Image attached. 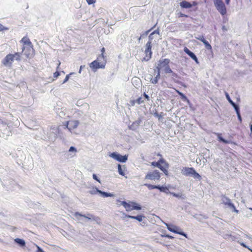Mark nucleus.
<instances>
[{
    "label": "nucleus",
    "instance_id": "nucleus-57",
    "mask_svg": "<svg viewBox=\"0 0 252 252\" xmlns=\"http://www.w3.org/2000/svg\"><path fill=\"white\" fill-rule=\"evenodd\" d=\"M85 67V65H81L80 67V69H79V73H81V70L84 68Z\"/></svg>",
    "mask_w": 252,
    "mask_h": 252
},
{
    "label": "nucleus",
    "instance_id": "nucleus-36",
    "mask_svg": "<svg viewBox=\"0 0 252 252\" xmlns=\"http://www.w3.org/2000/svg\"><path fill=\"white\" fill-rule=\"evenodd\" d=\"M158 161L159 162V164H160L161 163H164L165 166H166L167 168H168L169 164L165 161V160L163 158H160L158 160Z\"/></svg>",
    "mask_w": 252,
    "mask_h": 252
},
{
    "label": "nucleus",
    "instance_id": "nucleus-13",
    "mask_svg": "<svg viewBox=\"0 0 252 252\" xmlns=\"http://www.w3.org/2000/svg\"><path fill=\"white\" fill-rule=\"evenodd\" d=\"M79 122L77 120L70 121L68 122L67 128L69 130H71L72 129L76 128L79 125Z\"/></svg>",
    "mask_w": 252,
    "mask_h": 252
},
{
    "label": "nucleus",
    "instance_id": "nucleus-56",
    "mask_svg": "<svg viewBox=\"0 0 252 252\" xmlns=\"http://www.w3.org/2000/svg\"><path fill=\"white\" fill-rule=\"evenodd\" d=\"M4 30H8V28H4L1 24H0V31Z\"/></svg>",
    "mask_w": 252,
    "mask_h": 252
},
{
    "label": "nucleus",
    "instance_id": "nucleus-34",
    "mask_svg": "<svg viewBox=\"0 0 252 252\" xmlns=\"http://www.w3.org/2000/svg\"><path fill=\"white\" fill-rule=\"evenodd\" d=\"M96 60L98 61V62H104L105 63H106V61L105 60V57H104V55L99 56Z\"/></svg>",
    "mask_w": 252,
    "mask_h": 252
},
{
    "label": "nucleus",
    "instance_id": "nucleus-31",
    "mask_svg": "<svg viewBox=\"0 0 252 252\" xmlns=\"http://www.w3.org/2000/svg\"><path fill=\"white\" fill-rule=\"evenodd\" d=\"M203 43L205 45V47L207 49L210 50L212 49L211 45L209 44V43L206 39H205L203 41Z\"/></svg>",
    "mask_w": 252,
    "mask_h": 252
},
{
    "label": "nucleus",
    "instance_id": "nucleus-22",
    "mask_svg": "<svg viewBox=\"0 0 252 252\" xmlns=\"http://www.w3.org/2000/svg\"><path fill=\"white\" fill-rule=\"evenodd\" d=\"M158 190H159L160 191L164 192L166 193H168L169 192L168 189L166 187L164 186H160L159 185H158Z\"/></svg>",
    "mask_w": 252,
    "mask_h": 252
},
{
    "label": "nucleus",
    "instance_id": "nucleus-8",
    "mask_svg": "<svg viewBox=\"0 0 252 252\" xmlns=\"http://www.w3.org/2000/svg\"><path fill=\"white\" fill-rule=\"evenodd\" d=\"M165 224L167 226V229L170 231L181 235L187 238V234L185 233L184 232L182 231L181 230V229L179 228L178 227L173 225H170L167 223H165Z\"/></svg>",
    "mask_w": 252,
    "mask_h": 252
},
{
    "label": "nucleus",
    "instance_id": "nucleus-38",
    "mask_svg": "<svg viewBox=\"0 0 252 252\" xmlns=\"http://www.w3.org/2000/svg\"><path fill=\"white\" fill-rule=\"evenodd\" d=\"M230 209L232 210V212H236V213H239V210H237L233 203L231 206L229 207Z\"/></svg>",
    "mask_w": 252,
    "mask_h": 252
},
{
    "label": "nucleus",
    "instance_id": "nucleus-28",
    "mask_svg": "<svg viewBox=\"0 0 252 252\" xmlns=\"http://www.w3.org/2000/svg\"><path fill=\"white\" fill-rule=\"evenodd\" d=\"M166 166L164 167L163 166H161L159 167V169H160L164 174L166 176H167L168 175V171L167 169Z\"/></svg>",
    "mask_w": 252,
    "mask_h": 252
},
{
    "label": "nucleus",
    "instance_id": "nucleus-37",
    "mask_svg": "<svg viewBox=\"0 0 252 252\" xmlns=\"http://www.w3.org/2000/svg\"><path fill=\"white\" fill-rule=\"evenodd\" d=\"M164 72L165 73H171L172 72V69L170 68L169 65H168L165 68H164Z\"/></svg>",
    "mask_w": 252,
    "mask_h": 252
},
{
    "label": "nucleus",
    "instance_id": "nucleus-18",
    "mask_svg": "<svg viewBox=\"0 0 252 252\" xmlns=\"http://www.w3.org/2000/svg\"><path fill=\"white\" fill-rule=\"evenodd\" d=\"M121 204L125 207L126 211H130L132 210V204H131V202L130 203H128L126 201H123L121 202Z\"/></svg>",
    "mask_w": 252,
    "mask_h": 252
},
{
    "label": "nucleus",
    "instance_id": "nucleus-59",
    "mask_svg": "<svg viewBox=\"0 0 252 252\" xmlns=\"http://www.w3.org/2000/svg\"><path fill=\"white\" fill-rule=\"evenodd\" d=\"M101 54L100 55H104V53L105 52V48L104 47H103L101 49Z\"/></svg>",
    "mask_w": 252,
    "mask_h": 252
},
{
    "label": "nucleus",
    "instance_id": "nucleus-55",
    "mask_svg": "<svg viewBox=\"0 0 252 252\" xmlns=\"http://www.w3.org/2000/svg\"><path fill=\"white\" fill-rule=\"evenodd\" d=\"M240 245L241 246H242L243 247H244V248H247L249 250V249H251L250 248H249V247L247 246L245 243H240Z\"/></svg>",
    "mask_w": 252,
    "mask_h": 252
},
{
    "label": "nucleus",
    "instance_id": "nucleus-35",
    "mask_svg": "<svg viewBox=\"0 0 252 252\" xmlns=\"http://www.w3.org/2000/svg\"><path fill=\"white\" fill-rule=\"evenodd\" d=\"M160 69H161V68H159L158 66H156V68L154 69L155 72L157 73L156 76L159 77V78H160Z\"/></svg>",
    "mask_w": 252,
    "mask_h": 252
},
{
    "label": "nucleus",
    "instance_id": "nucleus-1",
    "mask_svg": "<svg viewBox=\"0 0 252 252\" xmlns=\"http://www.w3.org/2000/svg\"><path fill=\"white\" fill-rule=\"evenodd\" d=\"M182 173L186 176H192L193 178L198 180L201 179V176L192 167H183Z\"/></svg>",
    "mask_w": 252,
    "mask_h": 252
},
{
    "label": "nucleus",
    "instance_id": "nucleus-26",
    "mask_svg": "<svg viewBox=\"0 0 252 252\" xmlns=\"http://www.w3.org/2000/svg\"><path fill=\"white\" fill-rule=\"evenodd\" d=\"M177 92L183 101H187L188 102L189 101V100L188 99L187 97L183 93H182L179 91H177Z\"/></svg>",
    "mask_w": 252,
    "mask_h": 252
},
{
    "label": "nucleus",
    "instance_id": "nucleus-48",
    "mask_svg": "<svg viewBox=\"0 0 252 252\" xmlns=\"http://www.w3.org/2000/svg\"><path fill=\"white\" fill-rule=\"evenodd\" d=\"M76 151H77L76 149L74 147L71 146L69 148V152H76Z\"/></svg>",
    "mask_w": 252,
    "mask_h": 252
},
{
    "label": "nucleus",
    "instance_id": "nucleus-15",
    "mask_svg": "<svg viewBox=\"0 0 252 252\" xmlns=\"http://www.w3.org/2000/svg\"><path fill=\"white\" fill-rule=\"evenodd\" d=\"M225 96H226V98L227 100L231 104V105L233 107L235 110L240 108L239 105L238 104H236L234 102H233L231 100L229 94L227 93H225Z\"/></svg>",
    "mask_w": 252,
    "mask_h": 252
},
{
    "label": "nucleus",
    "instance_id": "nucleus-49",
    "mask_svg": "<svg viewBox=\"0 0 252 252\" xmlns=\"http://www.w3.org/2000/svg\"><path fill=\"white\" fill-rule=\"evenodd\" d=\"M88 4L91 5L95 2V0H86Z\"/></svg>",
    "mask_w": 252,
    "mask_h": 252
},
{
    "label": "nucleus",
    "instance_id": "nucleus-32",
    "mask_svg": "<svg viewBox=\"0 0 252 252\" xmlns=\"http://www.w3.org/2000/svg\"><path fill=\"white\" fill-rule=\"evenodd\" d=\"M235 111L237 114V116L239 121L240 122V123H241L242 121V117H241V116L240 114V108H239L237 110H235Z\"/></svg>",
    "mask_w": 252,
    "mask_h": 252
},
{
    "label": "nucleus",
    "instance_id": "nucleus-30",
    "mask_svg": "<svg viewBox=\"0 0 252 252\" xmlns=\"http://www.w3.org/2000/svg\"><path fill=\"white\" fill-rule=\"evenodd\" d=\"M83 114V112L82 111L80 110H77L74 112V117H77L81 116Z\"/></svg>",
    "mask_w": 252,
    "mask_h": 252
},
{
    "label": "nucleus",
    "instance_id": "nucleus-19",
    "mask_svg": "<svg viewBox=\"0 0 252 252\" xmlns=\"http://www.w3.org/2000/svg\"><path fill=\"white\" fill-rule=\"evenodd\" d=\"M180 5L181 7L184 8H189L192 6V5L190 2L186 0H183L181 2Z\"/></svg>",
    "mask_w": 252,
    "mask_h": 252
},
{
    "label": "nucleus",
    "instance_id": "nucleus-33",
    "mask_svg": "<svg viewBox=\"0 0 252 252\" xmlns=\"http://www.w3.org/2000/svg\"><path fill=\"white\" fill-rule=\"evenodd\" d=\"M159 78V77H158L157 76H156L154 79L152 77H151L150 79V82L154 84H156L157 83H158V80Z\"/></svg>",
    "mask_w": 252,
    "mask_h": 252
},
{
    "label": "nucleus",
    "instance_id": "nucleus-20",
    "mask_svg": "<svg viewBox=\"0 0 252 252\" xmlns=\"http://www.w3.org/2000/svg\"><path fill=\"white\" fill-rule=\"evenodd\" d=\"M14 242L21 247H25L26 246V242L24 240L20 238H16L14 239Z\"/></svg>",
    "mask_w": 252,
    "mask_h": 252
},
{
    "label": "nucleus",
    "instance_id": "nucleus-2",
    "mask_svg": "<svg viewBox=\"0 0 252 252\" xmlns=\"http://www.w3.org/2000/svg\"><path fill=\"white\" fill-rule=\"evenodd\" d=\"M20 60V54L16 53L14 54H9L2 60V63L5 66H11L14 60Z\"/></svg>",
    "mask_w": 252,
    "mask_h": 252
},
{
    "label": "nucleus",
    "instance_id": "nucleus-46",
    "mask_svg": "<svg viewBox=\"0 0 252 252\" xmlns=\"http://www.w3.org/2000/svg\"><path fill=\"white\" fill-rule=\"evenodd\" d=\"M195 38L202 42L205 39L203 35H198L195 36Z\"/></svg>",
    "mask_w": 252,
    "mask_h": 252
},
{
    "label": "nucleus",
    "instance_id": "nucleus-47",
    "mask_svg": "<svg viewBox=\"0 0 252 252\" xmlns=\"http://www.w3.org/2000/svg\"><path fill=\"white\" fill-rule=\"evenodd\" d=\"M93 178L94 180H95L97 181V182H98L99 183H101L99 179L97 177V175L95 174H93Z\"/></svg>",
    "mask_w": 252,
    "mask_h": 252
},
{
    "label": "nucleus",
    "instance_id": "nucleus-25",
    "mask_svg": "<svg viewBox=\"0 0 252 252\" xmlns=\"http://www.w3.org/2000/svg\"><path fill=\"white\" fill-rule=\"evenodd\" d=\"M90 215H91V214H87V215H82L81 214L79 213V212H76L75 213V216L76 217H77L78 216H81V217H83L90 220H91Z\"/></svg>",
    "mask_w": 252,
    "mask_h": 252
},
{
    "label": "nucleus",
    "instance_id": "nucleus-7",
    "mask_svg": "<svg viewBox=\"0 0 252 252\" xmlns=\"http://www.w3.org/2000/svg\"><path fill=\"white\" fill-rule=\"evenodd\" d=\"M109 156L116 160L124 163L127 160L128 156L127 155L122 156L117 152L112 153Z\"/></svg>",
    "mask_w": 252,
    "mask_h": 252
},
{
    "label": "nucleus",
    "instance_id": "nucleus-4",
    "mask_svg": "<svg viewBox=\"0 0 252 252\" xmlns=\"http://www.w3.org/2000/svg\"><path fill=\"white\" fill-rule=\"evenodd\" d=\"M91 194H96L98 193L103 197H113L114 194L110 192H107L98 189L96 187H93L92 189L89 191Z\"/></svg>",
    "mask_w": 252,
    "mask_h": 252
},
{
    "label": "nucleus",
    "instance_id": "nucleus-63",
    "mask_svg": "<svg viewBox=\"0 0 252 252\" xmlns=\"http://www.w3.org/2000/svg\"><path fill=\"white\" fill-rule=\"evenodd\" d=\"M250 127L251 132L252 133V124H250Z\"/></svg>",
    "mask_w": 252,
    "mask_h": 252
},
{
    "label": "nucleus",
    "instance_id": "nucleus-10",
    "mask_svg": "<svg viewBox=\"0 0 252 252\" xmlns=\"http://www.w3.org/2000/svg\"><path fill=\"white\" fill-rule=\"evenodd\" d=\"M170 62V60L168 59H161L159 60L157 66L160 68H165L168 66Z\"/></svg>",
    "mask_w": 252,
    "mask_h": 252
},
{
    "label": "nucleus",
    "instance_id": "nucleus-54",
    "mask_svg": "<svg viewBox=\"0 0 252 252\" xmlns=\"http://www.w3.org/2000/svg\"><path fill=\"white\" fill-rule=\"evenodd\" d=\"M143 96L145 97V98L147 100H150V97L145 93H144Z\"/></svg>",
    "mask_w": 252,
    "mask_h": 252
},
{
    "label": "nucleus",
    "instance_id": "nucleus-50",
    "mask_svg": "<svg viewBox=\"0 0 252 252\" xmlns=\"http://www.w3.org/2000/svg\"><path fill=\"white\" fill-rule=\"evenodd\" d=\"M152 33H154V35L155 34H159V28H158L157 30H155L154 32H152Z\"/></svg>",
    "mask_w": 252,
    "mask_h": 252
},
{
    "label": "nucleus",
    "instance_id": "nucleus-24",
    "mask_svg": "<svg viewBox=\"0 0 252 252\" xmlns=\"http://www.w3.org/2000/svg\"><path fill=\"white\" fill-rule=\"evenodd\" d=\"M90 217V220L95 221L97 224H99L100 223V219L98 217H96L91 214Z\"/></svg>",
    "mask_w": 252,
    "mask_h": 252
},
{
    "label": "nucleus",
    "instance_id": "nucleus-44",
    "mask_svg": "<svg viewBox=\"0 0 252 252\" xmlns=\"http://www.w3.org/2000/svg\"><path fill=\"white\" fill-rule=\"evenodd\" d=\"M162 114V113H161V114H159L157 112V111H156V112H155V113H154V116L155 117H156L158 118V119L159 120L160 119H161V118L162 117V115H161Z\"/></svg>",
    "mask_w": 252,
    "mask_h": 252
},
{
    "label": "nucleus",
    "instance_id": "nucleus-60",
    "mask_svg": "<svg viewBox=\"0 0 252 252\" xmlns=\"http://www.w3.org/2000/svg\"><path fill=\"white\" fill-rule=\"evenodd\" d=\"M164 236L165 237H167V238H170V239H173V237H172V236H170L169 235H166Z\"/></svg>",
    "mask_w": 252,
    "mask_h": 252
},
{
    "label": "nucleus",
    "instance_id": "nucleus-45",
    "mask_svg": "<svg viewBox=\"0 0 252 252\" xmlns=\"http://www.w3.org/2000/svg\"><path fill=\"white\" fill-rule=\"evenodd\" d=\"M135 102L138 104H140L144 102V100H142V99L141 97H140L135 100Z\"/></svg>",
    "mask_w": 252,
    "mask_h": 252
},
{
    "label": "nucleus",
    "instance_id": "nucleus-6",
    "mask_svg": "<svg viewBox=\"0 0 252 252\" xmlns=\"http://www.w3.org/2000/svg\"><path fill=\"white\" fill-rule=\"evenodd\" d=\"M160 178V173L158 170H155L152 172L148 173L145 176V179L156 180H159Z\"/></svg>",
    "mask_w": 252,
    "mask_h": 252
},
{
    "label": "nucleus",
    "instance_id": "nucleus-21",
    "mask_svg": "<svg viewBox=\"0 0 252 252\" xmlns=\"http://www.w3.org/2000/svg\"><path fill=\"white\" fill-rule=\"evenodd\" d=\"M217 136H218V140L220 142H222V143H223L224 144H229V143H230V141H228V140H225V139H224L221 136V134L220 133H217Z\"/></svg>",
    "mask_w": 252,
    "mask_h": 252
},
{
    "label": "nucleus",
    "instance_id": "nucleus-39",
    "mask_svg": "<svg viewBox=\"0 0 252 252\" xmlns=\"http://www.w3.org/2000/svg\"><path fill=\"white\" fill-rule=\"evenodd\" d=\"M156 25H155L153 27H152L151 29H150V30L145 32L144 33H143L141 35V36H142V37H145L146 36L148 33H149V32L155 27Z\"/></svg>",
    "mask_w": 252,
    "mask_h": 252
},
{
    "label": "nucleus",
    "instance_id": "nucleus-51",
    "mask_svg": "<svg viewBox=\"0 0 252 252\" xmlns=\"http://www.w3.org/2000/svg\"><path fill=\"white\" fill-rule=\"evenodd\" d=\"M171 75L173 77H175V78H179L178 75L176 73H175L173 71H172V72H171Z\"/></svg>",
    "mask_w": 252,
    "mask_h": 252
},
{
    "label": "nucleus",
    "instance_id": "nucleus-27",
    "mask_svg": "<svg viewBox=\"0 0 252 252\" xmlns=\"http://www.w3.org/2000/svg\"><path fill=\"white\" fill-rule=\"evenodd\" d=\"M170 194H171L173 196L182 198L183 199H185V196L181 193H176L175 192H170Z\"/></svg>",
    "mask_w": 252,
    "mask_h": 252
},
{
    "label": "nucleus",
    "instance_id": "nucleus-53",
    "mask_svg": "<svg viewBox=\"0 0 252 252\" xmlns=\"http://www.w3.org/2000/svg\"><path fill=\"white\" fill-rule=\"evenodd\" d=\"M60 75V73L59 71H56L54 73V77L57 78Z\"/></svg>",
    "mask_w": 252,
    "mask_h": 252
},
{
    "label": "nucleus",
    "instance_id": "nucleus-62",
    "mask_svg": "<svg viewBox=\"0 0 252 252\" xmlns=\"http://www.w3.org/2000/svg\"><path fill=\"white\" fill-rule=\"evenodd\" d=\"M191 4L192 5V6H195L197 4V2L196 1H193Z\"/></svg>",
    "mask_w": 252,
    "mask_h": 252
},
{
    "label": "nucleus",
    "instance_id": "nucleus-40",
    "mask_svg": "<svg viewBox=\"0 0 252 252\" xmlns=\"http://www.w3.org/2000/svg\"><path fill=\"white\" fill-rule=\"evenodd\" d=\"M151 164L152 165L155 166V167H157L158 168H159V167L161 166V164H159V162H158V161L157 162L156 161H153L151 163Z\"/></svg>",
    "mask_w": 252,
    "mask_h": 252
},
{
    "label": "nucleus",
    "instance_id": "nucleus-5",
    "mask_svg": "<svg viewBox=\"0 0 252 252\" xmlns=\"http://www.w3.org/2000/svg\"><path fill=\"white\" fill-rule=\"evenodd\" d=\"M214 5L220 14L223 16L226 14L227 11L226 6L222 0L214 2Z\"/></svg>",
    "mask_w": 252,
    "mask_h": 252
},
{
    "label": "nucleus",
    "instance_id": "nucleus-11",
    "mask_svg": "<svg viewBox=\"0 0 252 252\" xmlns=\"http://www.w3.org/2000/svg\"><path fill=\"white\" fill-rule=\"evenodd\" d=\"M184 52L188 54L193 60H194L196 63H199V62L196 56L194 53L189 50L187 47H185L184 49Z\"/></svg>",
    "mask_w": 252,
    "mask_h": 252
},
{
    "label": "nucleus",
    "instance_id": "nucleus-16",
    "mask_svg": "<svg viewBox=\"0 0 252 252\" xmlns=\"http://www.w3.org/2000/svg\"><path fill=\"white\" fill-rule=\"evenodd\" d=\"M21 41L24 44L29 46L32 50H33L32 48V44L28 37L27 36H24L22 38Z\"/></svg>",
    "mask_w": 252,
    "mask_h": 252
},
{
    "label": "nucleus",
    "instance_id": "nucleus-3",
    "mask_svg": "<svg viewBox=\"0 0 252 252\" xmlns=\"http://www.w3.org/2000/svg\"><path fill=\"white\" fill-rule=\"evenodd\" d=\"M152 44H150V42L146 43L144 51L145 56L142 60V62H147L151 59L152 55Z\"/></svg>",
    "mask_w": 252,
    "mask_h": 252
},
{
    "label": "nucleus",
    "instance_id": "nucleus-9",
    "mask_svg": "<svg viewBox=\"0 0 252 252\" xmlns=\"http://www.w3.org/2000/svg\"><path fill=\"white\" fill-rule=\"evenodd\" d=\"M105 66V63L104 62H98L97 60L93 61L90 64V67L94 72L96 71V70L99 68H104Z\"/></svg>",
    "mask_w": 252,
    "mask_h": 252
},
{
    "label": "nucleus",
    "instance_id": "nucleus-42",
    "mask_svg": "<svg viewBox=\"0 0 252 252\" xmlns=\"http://www.w3.org/2000/svg\"><path fill=\"white\" fill-rule=\"evenodd\" d=\"M118 172L119 174L124 176V172L122 170V167L120 164H118Z\"/></svg>",
    "mask_w": 252,
    "mask_h": 252
},
{
    "label": "nucleus",
    "instance_id": "nucleus-41",
    "mask_svg": "<svg viewBox=\"0 0 252 252\" xmlns=\"http://www.w3.org/2000/svg\"><path fill=\"white\" fill-rule=\"evenodd\" d=\"M155 37V35H154V33H151L150 34V35H149V37H148V42H150V44H152V40Z\"/></svg>",
    "mask_w": 252,
    "mask_h": 252
},
{
    "label": "nucleus",
    "instance_id": "nucleus-61",
    "mask_svg": "<svg viewBox=\"0 0 252 252\" xmlns=\"http://www.w3.org/2000/svg\"><path fill=\"white\" fill-rule=\"evenodd\" d=\"M225 2L227 5H228L230 3V0H225Z\"/></svg>",
    "mask_w": 252,
    "mask_h": 252
},
{
    "label": "nucleus",
    "instance_id": "nucleus-29",
    "mask_svg": "<svg viewBox=\"0 0 252 252\" xmlns=\"http://www.w3.org/2000/svg\"><path fill=\"white\" fill-rule=\"evenodd\" d=\"M144 186H146L149 189H157L158 185H152L149 184H145Z\"/></svg>",
    "mask_w": 252,
    "mask_h": 252
},
{
    "label": "nucleus",
    "instance_id": "nucleus-23",
    "mask_svg": "<svg viewBox=\"0 0 252 252\" xmlns=\"http://www.w3.org/2000/svg\"><path fill=\"white\" fill-rule=\"evenodd\" d=\"M131 204H132V210H140L141 209V206L137 204V203L135 202H131Z\"/></svg>",
    "mask_w": 252,
    "mask_h": 252
},
{
    "label": "nucleus",
    "instance_id": "nucleus-12",
    "mask_svg": "<svg viewBox=\"0 0 252 252\" xmlns=\"http://www.w3.org/2000/svg\"><path fill=\"white\" fill-rule=\"evenodd\" d=\"M141 122V119L139 118L137 120L133 122L131 125H129L128 126V127L130 129H131L132 130H135L138 128Z\"/></svg>",
    "mask_w": 252,
    "mask_h": 252
},
{
    "label": "nucleus",
    "instance_id": "nucleus-17",
    "mask_svg": "<svg viewBox=\"0 0 252 252\" xmlns=\"http://www.w3.org/2000/svg\"><path fill=\"white\" fill-rule=\"evenodd\" d=\"M125 215V217L127 218H130L132 219H135L138 220L139 222L142 221L143 218H144V216L141 215H137L136 216H130L129 215Z\"/></svg>",
    "mask_w": 252,
    "mask_h": 252
},
{
    "label": "nucleus",
    "instance_id": "nucleus-64",
    "mask_svg": "<svg viewBox=\"0 0 252 252\" xmlns=\"http://www.w3.org/2000/svg\"><path fill=\"white\" fill-rule=\"evenodd\" d=\"M142 36H141H141H140L138 38V41H140V40H141V38H142Z\"/></svg>",
    "mask_w": 252,
    "mask_h": 252
},
{
    "label": "nucleus",
    "instance_id": "nucleus-43",
    "mask_svg": "<svg viewBox=\"0 0 252 252\" xmlns=\"http://www.w3.org/2000/svg\"><path fill=\"white\" fill-rule=\"evenodd\" d=\"M73 74H74V73H70V74H67V75H66V76L65 77V79H64V80H63V84H64V83H66L67 81H68V80H69L70 75H72Z\"/></svg>",
    "mask_w": 252,
    "mask_h": 252
},
{
    "label": "nucleus",
    "instance_id": "nucleus-52",
    "mask_svg": "<svg viewBox=\"0 0 252 252\" xmlns=\"http://www.w3.org/2000/svg\"><path fill=\"white\" fill-rule=\"evenodd\" d=\"M37 251L36 252H45L43 250L38 246L36 245Z\"/></svg>",
    "mask_w": 252,
    "mask_h": 252
},
{
    "label": "nucleus",
    "instance_id": "nucleus-14",
    "mask_svg": "<svg viewBox=\"0 0 252 252\" xmlns=\"http://www.w3.org/2000/svg\"><path fill=\"white\" fill-rule=\"evenodd\" d=\"M221 201L223 204L228 206L229 208L231 205H232L233 203L231 202V200L226 196L225 195H222L221 196Z\"/></svg>",
    "mask_w": 252,
    "mask_h": 252
},
{
    "label": "nucleus",
    "instance_id": "nucleus-58",
    "mask_svg": "<svg viewBox=\"0 0 252 252\" xmlns=\"http://www.w3.org/2000/svg\"><path fill=\"white\" fill-rule=\"evenodd\" d=\"M180 17H188V16L187 15L185 14L180 13Z\"/></svg>",
    "mask_w": 252,
    "mask_h": 252
}]
</instances>
